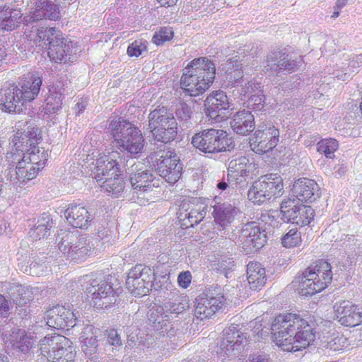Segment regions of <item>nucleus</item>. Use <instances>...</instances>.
Masks as SVG:
<instances>
[{
  "instance_id": "obj_12",
  "label": "nucleus",
  "mask_w": 362,
  "mask_h": 362,
  "mask_svg": "<svg viewBox=\"0 0 362 362\" xmlns=\"http://www.w3.org/2000/svg\"><path fill=\"white\" fill-rule=\"evenodd\" d=\"M39 350L43 356L52 362H71L75 358L72 342L60 334L41 339Z\"/></svg>"
},
{
  "instance_id": "obj_42",
  "label": "nucleus",
  "mask_w": 362,
  "mask_h": 362,
  "mask_svg": "<svg viewBox=\"0 0 362 362\" xmlns=\"http://www.w3.org/2000/svg\"><path fill=\"white\" fill-rule=\"evenodd\" d=\"M54 226L53 220L48 213H43L30 232V236L35 240L47 238L50 234V230Z\"/></svg>"
},
{
  "instance_id": "obj_10",
  "label": "nucleus",
  "mask_w": 362,
  "mask_h": 362,
  "mask_svg": "<svg viewBox=\"0 0 362 362\" xmlns=\"http://www.w3.org/2000/svg\"><path fill=\"white\" fill-rule=\"evenodd\" d=\"M146 160L158 175L170 184H175L181 177L183 163L175 151H168L165 156L151 153Z\"/></svg>"
},
{
  "instance_id": "obj_15",
  "label": "nucleus",
  "mask_w": 362,
  "mask_h": 362,
  "mask_svg": "<svg viewBox=\"0 0 362 362\" xmlns=\"http://www.w3.org/2000/svg\"><path fill=\"white\" fill-rule=\"evenodd\" d=\"M225 301L221 287L217 284L210 286L195 298L194 317L200 320L210 318L223 308Z\"/></svg>"
},
{
  "instance_id": "obj_55",
  "label": "nucleus",
  "mask_w": 362,
  "mask_h": 362,
  "mask_svg": "<svg viewBox=\"0 0 362 362\" xmlns=\"http://www.w3.org/2000/svg\"><path fill=\"white\" fill-rule=\"evenodd\" d=\"M174 37V31L170 26L160 27L153 37L152 42L157 46L163 45L165 42L171 40Z\"/></svg>"
},
{
  "instance_id": "obj_31",
  "label": "nucleus",
  "mask_w": 362,
  "mask_h": 362,
  "mask_svg": "<svg viewBox=\"0 0 362 362\" xmlns=\"http://www.w3.org/2000/svg\"><path fill=\"white\" fill-rule=\"evenodd\" d=\"M45 75V73L43 70L29 72L24 80H22L16 85L23 96L28 99V101L31 105H33L34 100L40 94L41 95Z\"/></svg>"
},
{
  "instance_id": "obj_62",
  "label": "nucleus",
  "mask_w": 362,
  "mask_h": 362,
  "mask_svg": "<svg viewBox=\"0 0 362 362\" xmlns=\"http://www.w3.org/2000/svg\"><path fill=\"white\" fill-rule=\"evenodd\" d=\"M110 231L107 228H103L98 230V237L102 241V245H107V246L112 245L114 242L112 235L110 233Z\"/></svg>"
},
{
  "instance_id": "obj_9",
  "label": "nucleus",
  "mask_w": 362,
  "mask_h": 362,
  "mask_svg": "<svg viewBox=\"0 0 362 362\" xmlns=\"http://www.w3.org/2000/svg\"><path fill=\"white\" fill-rule=\"evenodd\" d=\"M126 176L128 177V187L132 192L133 197L140 198V195L158 187L161 182L152 169H148L140 162H134L125 168Z\"/></svg>"
},
{
  "instance_id": "obj_27",
  "label": "nucleus",
  "mask_w": 362,
  "mask_h": 362,
  "mask_svg": "<svg viewBox=\"0 0 362 362\" xmlns=\"http://www.w3.org/2000/svg\"><path fill=\"white\" fill-rule=\"evenodd\" d=\"M194 71L187 64L180 80V88L185 95L191 97L199 96L209 88V83L202 81L201 75Z\"/></svg>"
},
{
  "instance_id": "obj_36",
  "label": "nucleus",
  "mask_w": 362,
  "mask_h": 362,
  "mask_svg": "<svg viewBox=\"0 0 362 362\" xmlns=\"http://www.w3.org/2000/svg\"><path fill=\"white\" fill-rule=\"evenodd\" d=\"M21 8L5 4L0 6V30L12 31L20 26L24 20Z\"/></svg>"
},
{
  "instance_id": "obj_39",
  "label": "nucleus",
  "mask_w": 362,
  "mask_h": 362,
  "mask_svg": "<svg viewBox=\"0 0 362 362\" xmlns=\"http://www.w3.org/2000/svg\"><path fill=\"white\" fill-rule=\"evenodd\" d=\"M213 209L214 223L220 228L219 231H222L232 222L235 214V207L228 202H224L216 204Z\"/></svg>"
},
{
  "instance_id": "obj_21",
  "label": "nucleus",
  "mask_w": 362,
  "mask_h": 362,
  "mask_svg": "<svg viewBox=\"0 0 362 362\" xmlns=\"http://www.w3.org/2000/svg\"><path fill=\"white\" fill-rule=\"evenodd\" d=\"M267 242L265 224L249 222L244 225L239 235V246L245 255L258 252Z\"/></svg>"
},
{
  "instance_id": "obj_63",
  "label": "nucleus",
  "mask_w": 362,
  "mask_h": 362,
  "mask_svg": "<svg viewBox=\"0 0 362 362\" xmlns=\"http://www.w3.org/2000/svg\"><path fill=\"white\" fill-rule=\"evenodd\" d=\"M36 41H39L37 37L35 40H32L28 39L27 37H21V42H23V46L25 48V54L26 55L28 53H33L35 51L34 45L36 43Z\"/></svg>"
},
{
  "instance_id": "obj_59",
  "label": "nucleus",
  "mask_w": 362,
  "mask_h": 362,
  "mask_svg": "<svg viewBox=\"0 0 362 362\" xmlns=\"http://www.w3.org/2000/svg\"><path fill=\"white\" fill-rule=\"evenodd\" d=\"M49 259H50V257H48L44 254L40 253L37 255L32 253L28 262H30V274L33 275L32 270L37 267H45V263L48 262Z\"/></svg>"
},
{
  "instance_id": "obj_48",
  "label": "nucleus",
  "mask_w": 362,
  "mask_h": 362,
  "mask_svg": "<svg viewBox=\"0 0 362 362\" xmlns=\"http://www.w3.org/2000/svg\"><path fill=\"white\" fill-rule=\"evenodd\" d=\"M236 268V264L233 257H221L216 264L218 273L223 274L227 279L232 277V274Z\"/></svg>"
},
{
  "instance_id": "obj_26",
  "label": "nucleus",
  "mask_w": 362,
  "mask_h": 362,
  "mask_svg": "<svg viewBox=\"0 0 362 362\" xmlns=\"http://www.w3.org/2000/svg\"><path fill=\"white\" fill-rule=\"evenodd\" d=\"M31 4L34 5V10L30 15L23 17L24 25H31L39 21L45 19L50 21H59L62 17L59 5L52 0H31Z\"/></svg>"
},
{
  "instance_id": "obj_35",
  "label": "nucleus",
  "mask_w": 362,
  "mask_h": 362,
  "mask_svg": "<svg viewBox=\"0 0 362 362\" xmlns=\"http://www.w3.org/2000/svg\"><path fill=\"white\" fill-rule=\"evenodd\" d=\"M188 64L191 69L201 75L202 81L208 82L209 88L216 78V64L210 57H199L193 59Z\"/></svg>"
},
{
  "instance_id": "obj_33",
  "label": "nucleus",
  "mask_w": 362,
  "mask_h": 362,
  "mask_svg": "<svg viewBox=\"0 0 362 362\" xmlns=\"http://www.w3.org/2000/svg\"><path fill=\"white\" fill-rule=\"evenodd\" d=\"M124 158H120L119 161L108 158H100L97 160L95 170L94 172V178L98 182H103L110 177L118 175V173L125 171L126 167L128 165L129 160L126 164L122 165Z\"/></svg>"
},
{
  "instance_id": "obj_30",
  "label": "nucleus",
  "mask_w": 362,
  "mask_h": 362,
  "mask_svg": "<svg viewBox=\"0 0 362 362\" xmlns=\"http://www.w3.org/2000/svg\"><path fill=\"white\" fill-rule=\"evenodd\" d=\"M335 314L338 322L345 327H356L362 322V307L351 301L336 304Z\"/></svg>"
},
{
  "instance_id": "obj_51",
  "label": "nucleus",
  "mask_w": 362,
  "mask_h": 362,
  "mask_svg": "<svg viewBox=\"0 0 362 362\" xmlns=\"http://www.w3.org/2000/svg\"><path fill=\"white\" fill-rule=\"evenodd\" d=\"M240 89V95H242L241 100H246L250 96L264 93L263 86L259 81L255 80H250L247 83H242Z\"/></svg>"
},
{
  "instance_id": "obj_1",
  "label": "nucleus",
  "mask_w": 362,
  "mask_h": 362,
  "mask_svg": "<svg viewBox=\"0 0 362 362\" xmlns=\"http://www.w3.org/2000/svg\"><path fill=\"white\" fill-rule=\"evenodd\" d=\"M42 140V132L34 123L18 129L10 139V149L5 156L8 165L4 177L13 187H23L45 168L48 153L40 149L38 144Z\"/></svg>"
},
{
  "instance_id": "obj_13",
  "label": "nucleus",
  "mask_w": 362,
  "mask_h": 362,
  "mask_svg": "<svg viewBox=\"0 0 362 362\" xmlns=\"http://www.w3.org/2000/svg\"><path fill=\"white\" fill-rule=\"evenodd\" d=\"M28 100L16 84L0 90V110L3 112L33 117L37 111Z\"/></svg>"
},
{
  "instance_id": "obj_6",
  "label": "nucleus",
  "mask_w": 362,
  "mask_h": 362,
  "mask_svg": "<svg viewBox=\"0 0 362 362\" xmlns=\"http://www.w3.org/2000/svg\"><path fill=\"white\" fill-rule=\"evenodd\" d=\"M193 147L204 154L231 151L235 146L232 136L221 129L208 128L195 133L192 139Z\"/></svg>"
},
{
  "instance_id": "obj_32",
  "label": "nucleus",
  "mask_w": 362,
  "mask_h": 362,
  "mask_svg": "<svg viewBox=\"0 0 362 362\" xmlns=\"http://www.w3.org/2000/svg\"><path fill=\"white\" fill-rule=\"evenodd\" d=\"M293 196L302 202H313L321 195L320 187L314 180L307 177L296 180L291 189Z\"/></svg>"
},
{
  "instance_id": "obj_61",
  "label": "nucleus",
  "mask_w": 362,
  "mask_h": 362,
  "mask_svg": "<svg viewBox=\"0 0 362 362\" xmlns=\"http://www.w3.org/2000/svg\"><path fill=\"white\" fill-rule=\"evenodd\" d=\"M192 276L189 270L182 271L177 275V284L178 286L184 289L187 288L192 282Z\"/></svg>"
},
{
  "instance_id": "obj_57",
  "label": "nucleus",
  "mask_w": 362,
  "mask_h": 362,
  "mask_svg": "<svg viewBox=\"0 0 362 362\" xmlns=\"http://www.w3.org/2000/svg\"><path fill=\"white\" fill-rule=\"evenodd\" d=\"M147 46L148 42L146 40H136L129 45L127 53L130 57H139L143 52H147Z\"/></svg>"
},
{
  "instance_id": "obj_44",
  "label": "nucleus",
  "mask_w": 362,
  "mask_h": 362,
  "mask_svg": "<svg viewBox=\"0 0 362 362\" xmlns=\"http://www.w3.org/2000/svg\"><path fill=\"white\" fill-rule=\"evenodd\" d=\"M132 275V269H131L127 274L126 279V288L134 296H144L149 293V287L143 284V279L139 276Z\"/></svg>"
},
{
  "instance_id": "obj_47",
  "label": "nucleus",
  "mask_w": 362,
  "mask_h": 362,
  "mask_svg": "<svg viewBox=\"0 0 362 362\" xmlns=\"http://www.w3.org/2000/svg\"><path fill=\"white\" fill-rule=\"evenodd\" d=\"M338 147V141L332 138L322 139L317 144V151L324 154L327 158H332Z\"/></svg>"
},
{
  "instance_id": "obj_5",
  "label": "nucleus",
  "mask_w": 362,
  "mask_h": 362,
  "mask_svg": "<svg viewBox=\"0 0 362 362\" xmlns=\"http://www.w3.org/2000/svg\"><path fill=\"white\" fill-rule=\"evenodd\" d=\"M39 46L47 52L49 59L54 63L70 61L74 48L71 37L55 27H39L36 30Z\"/></svg>"
},
{
  "instance_id": "obj_41",
  "label": "nucleus",
  "mask_w": 362,
  "mask_h": 362,
  "mask_svg": "<svg viewBox=\"0 0 362 362\" xmlns=\"http://www.w3.org/2000/svg\"><path fill=\"white\" fill-rule=\"evenodd\" d=\"M194 106L191 103L180 101L175 105L174 117L182 130L191 128L193 125Z\"/></svg>"
},
{
  "instance_id": "obj_38",
  "label": "nucleus",
  "mask_w": 362,
  "mask_h": 362,
  "mask_svg": "<svg viewBox=\"0 0 362 362\" xmlns=\"http://www.w3.org/2000/svg\"><path fill=\"white\" fill-rule=\"evenodd\" d=\"M173 297L165 302L163 306L157 308L164 314H175L177 316L183 314L189 308V297L185 294H180L179 291L175 289L172 293Z\"/></svg>"
},
{
  "instance_id": "obj_52",
  "label": "nucleus",
  "mask_w": 362,
  "mask_h": 362,
  "mask_svg": "<svg viewBox=\"0 0 362 362\" xmlns=\"http://www.w3.org/2000/svg\"><path fill=\"white\" fill-rule=\"evenodd\" d=\"M96 336H92L90 338L86 337L83 339L82 345V351L86 356H89L90 358H98V354L100 352L101 348H98Z\"/></svg>"
},
{
  "instance_id": "obj_60",
  "label": "nucleus",
  "mask_w": 362,
  "mask_h": 362,
  "mask_svg": "<svg viewBox=\"0 0 362 362\" xmlns=\"http://www.w3.org/2000/svg\"><path fill=\"white\" fill-rule=\"evenodd\" d=\"M242 60L239 55L229 58L225 64H222L221 71L226 74L236 70V68L243 69Z\"/></svg>"
},
{
  "instance_id": "obj_19",
  "label": "nucleus",
  "mask_w": 362,
  "mask_h": 362,
  "mask_svg": "<svg viewBox=\"0 0 362 362\" xmlns=\"http://www.w3.org/2000/svg\"><path fill=\"white\" fill-rule=\"evenodd\" d=\"M246 335L231 326L223 331V339L220 342L218 354H223L229 358H238L243 360L247 355Z\"/></svg>"
},
{
  "instance_id": "obj_11",
  "label": "nucleus",
  "mask_w": 362,
  "mask_h": 362,
  "mask_svg": "<svg viewBox=\"0 0 362 362\" xmlns=\"http://www.w3.org/2000/svg\"><path fill=\"white\" fill-rule=\"evenodd\" d=\"M283 180L277 174H267L254 181L247 191V198L255 204L261 205L273 197L282 195Z\"/></svg>"
},
{
  "instance_id": "obj_58",
  "label": "nucleus",
  "mask_w": 362,
  "mask_h": 362,
  "mask_svg": "<svg viewBox=\"0 0 362 362\" xmlns=\"http://www.w3.org/2000/svg\"><path fill=\"white\" fill-rule=\"evenodd\" d=\"M359 67L360 66L352 58L349 59L347 64V66L343 68V70L341 72L339 71L337 73L335 76L338 78V80H341L343 81H348L351 78L353 74L358 72V69Z\"/></svg>"
},
{
  "instance_id": "obj_29",
  "label": "nucleus",
  "mask_w": 362,
  "mask_h": 362,
  "mask_svg": "<svg viewBox=\"0 0 362 362\" xmlns=\"http://www.w3.org/2000/svg\"><path fill=\"white\" fill-rule=\"evenodd\" d=\"M64 214L70 226L81 229H87L95 218V216L83 203L69 204Z\"/></svg>"
},
{
  "instance_id": "obj_34",
  "label": "nucleus",
  "mask_w": 362,
  "mask_h": 362,
  "mask_svg": "<svg viewBox=\"0 0 362 362\" xmlns=\"http://www.w3.org/2000/svg\"><path fill=\"white\" fill-rule=\"evenodd\" d=\"M230 125L233 131L242 136L249 135L256 128L255 117L249 110H240L230 118Z\"/></svg>"
},
{
  "instance_id": "obj_37",
  "label": "nucleus",
  "mask_w": 362,
  "mask_h": 362,
  "mask_svg": "<svg viewBox=\"0 0 362 362\" xmlns=\"http://www.w3.org/2000/svg\"><path fill=\"white\" fill-rule=\"evenodd\" d=\"M148 320L153 329L159 332L160 334H166L168 337H174L176 334L177 329L169 320L168 315L160 313L158 309L149 310Z\"/></svg>"
},
{
  "instance_id": "obj_45",
  "label": "nucleus",
  "mask_w": 362,
  "mask_h": 362,
  "mask_svg": "<svg viewBox=\"0 0 362 362\" xmlns=\"http://www.w3.org/2000/svg\"><path fill=\"white\" fill-rule=\"evenodd\" d=\"M104 351L107 354H115L123 348V341L116 329H107L105 333Z\"/></svg>"
},
{
  "instance_id": "obj_18",
  "label": "nucleus",
  "mask_w": 362,
  "mask_h": 362,
  "mask_svg": "<svg viewBox=\"0 0 362 362\" xmlns=\"http://www.w3.org/2000/svg\"><path fill=\"white\" fill-rule=\"evenodd\" d=\"M91 248L86 235H78L76 232H65L59 243V250L76 263L85 261Z\"/></svg>"
},
{
  "instance_id": "obj_20",
  "label": "nucleus",
  "mask_w": 362,
  "mask_h": 362,
  "mask_svg": "<svg viewBox=\"0 0 362 362\" xmlns=\"http://www.w3.org/2000/svg\"><path fill=\"white\" fill-rule=\"evenodd\" d=\"M46 325L56 329H66L83 325L79 311L57 304L49 309L45 314Z\"/></svg>"
},
{
  "instance_id": "obj_22",
  "label": "nucleus",
  "mask_w": 362,
  "mask_h": 362,
  "mask_svg": "<svg viewBox=\"0 0 362 362\" xmlns=\"http://www.w3.org/2000/svg\"><path fill=\"white\" fill-rule=\"evenodd\" d=\"M281 219L285 223L300 227L310 225L315 216V210L309 205L298 204L295 199H284L280 205Z\"/></svg>"
},
{
  "instance_id": "obj_24",
  "label": "nucleus",
  "mask_w": 362,
  "mask_h": 362,
  "mask_svg": "<svg viewBox=\"0 0 362 362\" xmlns=\"http://www.w3.org/2000/svg\"><path fill=\"white\" fill-rule=\"evenodd\" d=\"M68 84L69 81L66 77H60L53 83L45 82V88H42L41 92V96L45 102V114H54L62 108Z\"/></svg>"
},
{
  "instance_id": "obj_3",
  "label": "nucleus",
  "mask_w": 362,
  "mask_h": 362,
  "mask_svg": "<svg viewBox=\"0 0 362 362\" xmlns=\"http://www.w3.org/2000/svg\"><path fill=\"white\" fill-rule=\"evenodd\" d=\"M265 328L262 329V335ZM264 332H270L276 345L290 352L306 349L316 337L314 323H309L300 315L291 313L276 315Z\"/></svg>"
},
{
  "instance_id": "obj_8",
  "label": "nucleus",
  "mask_w": 362,
  "mask_h": 362,
  "mask_svg": "<svg viewBox=\"0 0 362 362\" xmlns=\"http://www.w3.org/2000/svg\"><path fill=\"white\" fill-rule=\"evenodd\" d=\"M6 288L10 300L0 294V318L7 319L13 305L15 314L20 318L30 317L28 303L33 298L31 291L28 287L18 284H9Z\"/></svg>"
},
{
  "instance_id": "obj_54",
  "label": "nucleus",
  "mask_w": 362,
  "mask_h": 362,
  "mask_svg": "<svg viewBox=\"0 0 362 362\" xmlns=\"http://www.w3.org/2000/svg\"><path fill=\"white\" fill-rule=\"evenodd\" d=\"M281 240L282 245L285 247H296L301 243V233L296 227H292L281 237Z\"/></svg>"
},
{
  "instance_id": "obj_23",
  "label": "nucleus",
  "mask_w": 362,
  "mask_h": 362,
  "mask_svg": "<svg viewBox=\"0 0 362 362\" xmlns=\"http://www.w3.org/2000/svg\"><path fill=\"white\" fill-rule=\"evenodd\" d=\"M207 206L197 198H185L181 202L177 211V218L183 229L194 228L206 216Z\"/></svg>"
},
{
  "instance_id": "obj_17",
  "label": "nucleus",
  "mask_w": 362,
  "mask_h": 362,
  "mask_svg": "<svg viewBox=\"0 0 362 362\" xmlns=\"http://www.w3.org/2000/svg\"><path fill=\"white\" fill-rule=\"evenodd\" d=\"M233 105L225 91L213 90L204 100L203 112L208 121L219 123L228 117Z\"/></svg>"
},
{
  "instance_id": "obj_64",
  "label": "nucleus",
  "mask_w": 362,
  "mask_h": 362,
  "mask_svg": "<svg viewBox=\"0 0 362 362\" xmlns=\"http://www.w3.org/2000/svg\"><path fill=\"white\" fill-rule=\"evenodd\" d=\"M250 362H272L269 355L263 353H256L250 356Z\"/></svg>"
},
{
  "instance_id": "obj_53",
  "label": "nucleus",
  "mask_w": 362,
  "mask_h": 362,
  "mask_svg": "<svg viewBox=\"0 0 362 362\" xmlns=\"http://www.w3.org/2000/svg\"><path fill=\"white\" fill-rule=\"evenodd\" d=\"M222 80L227 87L242 86L244 82L243 69L236 68L235 71L223 74Z\"/></svg>"
},
{
  "instance_id": "obj_16",
  "label": "nucleus",
  "mask_w": 362,
  "mask_h": 362,
  "mask_svg": "<svg viewBox=\"0 0 362 362\" xmlns=\"http://www.w3.org/2000/svg\"><path fill=\"white\" fill-rule=\"evenodd\" d=\"M279 141V129L269 120L259 122L250 139L251 149L258 154H264L274 148Z\"/></svg>"
},
{
  "instance_id": "obj_56",
  "label": "nucleus",
  "mask_w": 362,
  "mask_h": 362,
  "mask_svg": "<svg viewBox=\"0 0 362 362\" xmlns=\"http://www.w3.org/2000/svg\"><path fill=\"white\" fill-rule=\"evenodd\" d=\"M247 107L255 112L265 111L266 97L264 93L250 96L246 98Z\"/></svg>"
},
{
  "instance_id": "obj_2",
  "label": "nucleus",
  "mask_w": 362,
  "mask_h": 362,
  "mask_svg": "<svg viewBox=\"0 0 362 362\" xmlns=\"http://www.w3.org/2000/svg\"><path fill=\"white\" fill-rule=\"evenodd\" d=\"M338 262L333 267L327 260L319 259L315 266L308 267L292 281L294 290L303 297H311L325 289L333 282L334 286L351 284L354 266L349 262Z\"/></svg>"
},
{
  "instance_id": "obj_49",
  "label": "nucleus",
  "mask_w": 362,
  "mask_h": 362,
  "mask_svg": "<svg viewBox=\"0 0 362 362\" xmlns=\"http://www.w3.org/2000/svg\"><path fill=\"white\" fill-rule=\"evenodd\" d=\"M285 56L288 57L286 49H281L280 47L273 49L267 56V66L276 72L278 68H276V66H277V64H279L281 61L285 59Z\"/></svg>"
},
{
  "instance_id": "obj_28",
  "label": "nucleus",
  "mask_w": 362,
  "mask_h": 362,
  "mask_svg": "<svg viewBox=\"0 0 362 362\" xmlns=\"http://www.w3.org/2000/svg\"><path fill=\"white\" fill-rule=\"evenodd\" d=\"M255 164L246 156L231 159L228 165V175L235 181V185L243 188L248 185L247 179L254 170Z\"/></svg>"
},
{
  "instance_id": "obj_40",
  "label": "nucleus",
  "mask_w": 362,
  "mask_h": 362,
  "mask_svg": "<svg viewBox=\"0 0 362 362\" xmlns=\"http://www.w3.org/2000/svg\"><path fill=\"white\" fill-rule=\"evenodd\" d=\"M246 272L250 288L252 291L260 290L267 281L265 269L258 262H250Z\"/></svg>"
},
{
  "instance_id": "obj_25",
  "label": "nucleus",
  "mask_w": 362,
  "mask_h": 362,
  "mask_svg": "<svg viewBox=\"0 0 362 362\" xmlns=\"http://www.w3.org/2000/svg\"><path fill=\"white\" fill-rule=\"evenodd\" d=\"M0 332L3 339L9 343L13 349L23 354L28 353L34 346L36 341L32 333L18 327L10 325L8 327L0 325Z\"/></svg>"
},
{
  "instance_id": "obj_43",
  "label": "nucleus",
  "mask_w": 362,
  "mask_h": 362,
  "mask_svg": "<svg viewBox=\"0 0 362 362\" xmlns=\"http://www.w3.org/2000/svg\"><path fill=\"white\" fill-rule=\"evenodd\" d=\"M122 175V173H118V175L110 177L102 182L103 187L115 197H119L124 190L127 192L129 189Z\"/></svg>"
},
{
  "instance_id": "obj_46",
  "label": "nucleus",
  "mask_w": 362,
  "mask_h": 362,
  "mask_svg": "<svg viewBox=\"0 0 362 362\" xmlns=\"http://www.w3.org/2000/svg\"><path fill=\"white\" fill-rule=\"evenodd\" d=\"M132 275L136 277L139 276L140 279H143L146 286L149 287V292L152 290L153 282L156 280L155 269H151L150 267L143 264H137L132 268Z\"/></svg>"
},
{
  "instance_id": "obj_50",
  "label": "nucleus",
  "mask_w": 362,
  "mask_h": 362,
  "mask_svg": "<svg viewBox=\"0 0 362 362\" xmlns=\"http://www.w3.org/2000/svg\"><path fill=\"white\" fill-rule=\"evenodd\" d=\"M302 58L301 56L293 59L288 53V57L285 56V59L281 61L276 68L278 73L286 74L294 72L300 65Z\"/></svg>"
},
{
  "instance_id": "obj_14",
  "label": "nucleus",
  "mask_w": 362,
  "mask_h": 362,
  "mask_svg": "<svg viewBox=\"0 0 362 362\" xmlns=\"http://www.w3.org/2000/svg\"><path fill=\"white\" fill-rule=\"evenodd\" d=\"M122 289L114 288L112 284L107 280L92 279L89 286H86V293L91 295V301L97 309H109L117 305L120 302L119 297Z\"/></svg>"
},
{
  "instance_id": "obj_4",
  "label": "nucleus",
  "mask_w": 362,
  "mask_h": 362,
  "mask_svg": "<svg viewBox=\"0 0 362 362\" xmlns=\"http://www.w3.org/2000/svg\"><path fill=\"white\" fill-rule=\"evenodd\" d=\"M107 129L122 152L129 154L132 158L140 156L146 141L138 127L122 117H115L108 120Z\"/></svg>"
},
{
  "instance_id": "obj_7",
  "label": "nucleus",
  "mask_w": 362,
  "mask_h": 362,
  "mask_svg": "<svg viewBox=\"0 0 362 362\" xmlns=\"http://www.w3.org/2000/svg\"><path fill=\"white\" fill-rule=\"evenodd\" d=\"M148 119V129L154 144L160 142L166 144L175 139L178 132L177 122L167 107L158 106L151 111Z\"/></svg>"
}]
</instances>
